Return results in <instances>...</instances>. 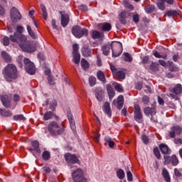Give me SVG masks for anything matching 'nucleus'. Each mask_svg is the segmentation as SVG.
Wrapping results in <instances>:
<instances>
[{"label": "nucleus", "mask_w": 182, "mask_h": 182, "mask_svg": "<svg viewBox=\"0 0 182 182\" xmlns=\"http://www.w3.org/2000/svg\"><path fill=\"white\" fill-rule=\"evenodd\" d=\"M94 140L96 141V143H99L100 140V134L96 133L94 136Z\"/></svg>", "instance_id": "obj_61"}, {"label": "nucleus", "mask_w": 182, "mask_h": 182, "mask_svg": "<svg viewBox=\"0 0 182 182\" xmlns=\"http://www.w3.org/2000/svg\"><path fill=\"white\" fill-rule=\"evenodd\" d=\"M164 159L165 160L164 164H170V163H171L172 166H177L178 164V158L176 155H173L172 156L165 155Z\"/></svg>", "instance_id": "obj_12"}, {"label": "nucleus", "mask_w": 182, "mask_h": 182, "mask_svg": "<svg viewBox=\"0 0 182 182\" xmlns=\"http://www.w3.org/2000/svg\"><path fill=\"white\" fill-rule=\"evenodd\" d=\"M142 102L144 105H149L150 103V98L147 95H144L142 97Z\"/></svg>", "instance_id": "obj_53"}, {"label": "nucleus", "mask_w": 182, "mask_h": 182, "mask_svg": "<svg viewBox=\"0 0 182 182\" xmlns=\"http://www.w3.org/2000/svg\"><path fill=\"white\" fill-rule=\"evenodd\" d=\"M14 120H23L25 122L26 120V118L23 117V114H18L14 117Z\"/></svg>", "instance_id": "obj_51"}, {"label": "nucleus", "mask_w": 182, "mask_h": 182, "mask_svg": "<svg viewBox=\"0 0 182 182\" xmlns=\"http://www.w3.org/2000/svg\"><path fill=\"white\" fill-rule=\"evenodd\" d=\"M93 39H100V38H102L104 36L103 33H100V32L97 31H94L92 34Z\"/></svg>", "instance_id": "obj_31"}, {"label": "nucleus", "mask_w": 182, "mask_h": 182, "mask_svg": "<svg viewBox=\"0 0 182 182\" xmlns=\"http://www.w3.org/2000/svg\"><path fill=\"white\" fill-rule=\"evenodd\" d=\"M70 122V126L72 130H76V124L75 123V119Z\"/></svg>", "instance_id": "obj_59"}, {"label": "nucleus", "mask_w": 182, "mask_h": 182, "mask_svg": "<svg viewBox=\"0 0 182 182\" xmlns=\"http://www.w3.org/2000/svg\"><path fill=\"white\" fill-rule=\"evenodd\" d=\"M65 159L70 168H73V164L79 163V158L76 155L70 153L65 154Z\"/></svg>", "instance_id": "obj_7"}, {"label": "nucleus", "mask_w": 182, "mask_h": 182, "mask_svg": "<svg viewBox=\"0 0 182 182\" xmlns=\"http://www.w3.org/2000/svg\"><path fill=\"white\" fill-rule=\"evenodd\" d=\"M135 87H136V89H137V90H141V89H143V82H138L136 84Z\"/></svg>", "instance_id": "obj_57"}, {"label": "nucleus", "mask_w": 182, "mask_h": 182, "mask_svg": "<svg viewBox=\"0 0 182 182\" xmlns=\"http://www.w3.org/2000/svg\"><path fill=\"white\" fill-rule=\"evenodd\" d=\"M117 176L119 180H123L124 178V171L119 169L117 171Z\"/></svg>", "instance_id": "obj_42"}, {"label": "nucleus", "mask_w": 182, "mask_h": 182, "mask_svg": "<svg viewBox=\"0 0 182 182\" xmlns=\"http://www.w3.org/2000/svg\"><path fill=\"white\" fill-rule=\"evenodd\" d=\"M97 77L99 80L103 82V83H106V77L105 76V73L102 70H99L97 73Z\"/></svg>", "instance_id": "obj_25"}, {"label": "nucleus", "mask_w": 182, "mask_h": 182, "mask_svg": "<svg viewBox=\"0 0 182 182\" xmlns=\"http://www.w3.org/2000/svg\"><path fill=\"white\" fill-rule=\"evenodd\" d=\"M10 39L11 42L18 43L23 52L28 53L36 52V43L28 42L26 36L24 35L18 34L17 32H15L14 35L10 36Z\"/></svg>", "instance_id": "obj_1"}, {"label": "nucleus", "mask_w": 182, "mask_h": 182, "mask_svg": "<svg viewBox=\"0 0 182 182\" xmlns=\"http://www.w3.org/2000/svg\"><path fill=\"white\" fill-rule=\"evenodd\" d=\"M79 9L80 11L86 12V11H87V6L86 5L82 4V5L79 6Z\"/></svg>", "instance_id": "obj_63"}, {"label": "nucleus", "mask_w": 182, "mask_h": 182, "mask_svg": "<svg viewBox=\"0 0 182 182\" xmlns=\"http://www.w3.org/2000/svg\"><path fill=\"white\" fill-rule=\"evenodd\" d=\"M48 80L49 85H55V79H53V76L49 75L48 77Z\"/></svg>", "instance_id": "obj_56"}, {"label": "nucleus", "mask_w": 182, "mask_h": 182, "mask_svg": "<svg viewBox=\"0 0 182 182\" xmlns=\"http://www.w3.org/2000/svg\"><path fill=\"white\" fill-rule=\"evenodd\" d=\"M154 5H148L145 7V11L147 14H152V12H154Z\"/></svg>", "instance_id": "obj_39"}, {"label": "nucleus", "mask_w": 182, "mask_h": 182, "mask_svg": "<svg viewBox=\"0 0 182 182\" xmlns=\"http://www.w3.org/2000/svg\"><path fill=\"white\" fill-rule=\"evenodd\" d=\"M159 63L161 65L164 66V68H167V63L164 60H159Z\"/></svg>", "instance_id": "obj_64"}, {"label": "nucleus", "mask_w": 182, "mask_h": 182, "mask_svg": "<svg viewBox=\"0 0 182 182\" xmlns=\"http://www.w3.org/2000/svg\"><path fill=\"white\" fill-rule=\"evenodd\" d=\"M123 4L125 8H127L128 9H130L131 11H133L134 9V6L133 5L130 4L129 2L127 0H123Z\"/></svg>", "instance_id": "obj_44"}, {"label": "nucleus", "mask_w": 182, "mask_h": 182, "mask_svg": "<svg viewBox=\"0 0 182 182\" xmlns=\"http://www.w3.org/2000/svg\"><path fill=\"white\" fill-rule=\"evenodd\" d=\"M103 109L105 113H106L109 117H112V108L110 107V103L105 102L104 104Z\"/></svg>", "instance_id": "obj_22"}, {"label": "nucleus", "mask_w": 182, "mask_h": 182, "mask_svg": "<svg viewBox=\"0 0 182 182\" xmlns=\"http://www.w3.org/2000/svg\"><path fill=\"white\" fill-rule=\"evenodd\" d=\"M1 100L4 107H9L11 106V95H4L1 96Z\"/></svg>", "instance_id": "obj_19"}, {"label": "nucleus", "mask_w": 182, "mask_h": 182, "mask_svg": "<svg viewBox=\"0 0 182 182\" xmlns=\"http://www.w3.org/2000/svg\"><path fill=\"white\" fill-rule=\"evenodd\" d=\"M16 30V32H18V35H22L21 33H22L23 31H25V28L22 26H17Z\"/></svg>", "instance_id": "obj_52"}, {"label": "nucleus", "mask_w": 182, "mask_h": 182, "mask_svg": "<svg viewBox=\"0 0 182 182\" xmlns=\"http://www.w3.org/2000/svg\"><path fill=\"white\" fill-rule=\"evenodd\" d=\"M53 116H55L53 114V112L52 111H48V112H46L45 114H44V116H43V119L44 120H50V119L52 117H53Z\"/></svg>", "instance_id": "obj_28"}, {"label": "nucleus", "mask_w": 182, "mask_h": 182, "mask_svg": "<svg viewBox=\"0 0 182 182\" xmlns=\"http://www.w3.org/2000/svg\"><path fill=\"white\" fill-rule=\"evenodd\" d=\"M41 9L43 12V18L44 19H48V12L46 11V7L43 4H41Z\"/></svg>", "instance_id": "obj_41"}, {"label": "nucleus", "mask_w": 182, "mask_h": 182, "mask_svg": "<svg viewBox=\"0 0 182 182\" xmlns=\"http://www.w3.org/2000/svg\"><path fill=\"white\" fill-rule=\"evenodd\" d=\"M154 153L156 159H158V160H160V159H161V154H160V150H159V148H157V147L154 148Z\"/></svg>", "instance_id": "obj_48"}, {"label": "nucleus", "mask_w": 182, "mask_h": 182, "mask_svg": "<svg viewBox=\"0 0 182 182\" xmlns=\"http://www.w3.org/2000/svg\"><path fill=\"white\" fill-rule=\"evenodd\" d=\"M162 176L165 179V181L166 182H171V178H170V173H168V171L166 169V168H164L162 169Z\"/></svg>", "instance_id": "obj_23"}, {"label": "nucleus", "mask_w": 182, "mask_h": 182, "mask_svg": "<svg viewBox=\"0 0 182 182\" xmlns=\"http://www.w3.org/2000/svg\"><path fill=\"white\" fill-rule=\"evenodd\" d=\"M112 105H114V106L117 105V109H119V110L122 109V108L123 107V105H124V100L123 98L122 95H120L118 97L117 101L116 100H113Z\"/></svg>", "instance_id": "obj_20"}, {"label": "nucleus", "mask_w": 182, "mask_h": 182, "mask_svg": "<svg viewBox=\"0 0 182 182\" xmlns=\"http://www.w3.org/2000/svg\"><path fill=\"white\" fill-rule=\"evenodd\" d=\"M59 14L61 15V25L63 28L68 26L69 23V14L65 11H60Z\"/></svg>", "instance_id": "obj_15"}, {"label": "nucleus", "mask_w": 182, "mask_h": 182, "mask_svg": "<svg viewBox=\"0 0 182 182\" xmlns=\"http://www.w3.org/2000/svg\"><path fill=\"white\" fill-rule=\"evenodd\" d=\"M81 67L84 70L89 69V63L85 58L81 60Z\"/></svg>", "instance_id": "obj_29"}, {"label": "nucleus", "mask_w": 182, "mask_h": 182, "mask_svg": "<svg viewBox=\"0 0 182 182\" xmlns=\"http://www.w3.org/2000/svg\"><path fill=\"white\" fill-rule=\"evenodd\" d=\"M89 84L90 86L93 87L96 85V77L91 76L89 77Z\"/></svg>", "instance_id": "obj_49"}, {"label": "nucleus", "mask_w": 182, "mask_h": 182, "mask_svg": "<svg viewBox=\"0 0 182 182\" xmlns=\"http://www.w3.org/2000/svg\"><path fill=\"white\" fill-rule=\"evenodd\" d=\"M73 54L79 53V45L73 44Z\"/></svg>", "instance_id": "obj_54"}, {"label": "nucleus", "mask_w": 182, "mask_h": 182, "mask_svg": "<svg viewBox=\"0 0 182 182\" xmlns=\"http://www.w3.org/2000/svg\"><path fill=\"white\" fill-rule=\"evenodd\" d=\"M1 56L6 60V62H11V56H9L6 51H3L1 53Z\"/></svg>", "instance_id": "obj_45"}, {"label": "nucleus", "mask_w": 182, "mask_h": 182, "mask_svg": "<svg viewBox=\"0 0 182 182\" xmlns=\"http://www.w3.org/2000/svg\"><path fill=\"white\" fill-rule=\"evenodd\" d=\"M149 69L152 72H159V63L152 62L149 66Z\"/></svg>", "instance_id": "obj_27"}, {"label": "nucleus", "mask_w": 182, "mask_h": 182, "mask_svg": "<svg viewBox=\"0 0 182 182\" xmlns=\"http://www.w3.org/2000/svg\"><path fill=\"white\" fill-rule=\"evenodd\" d=\"M127 180L128 181H133V174L132 173V172L130 171H128L127 172Z\"/></svg>", "instance_id": "obj_55"}, {"label": "nucleus", "mask_w": 182, "mask_h": 182, "mask_svg": "<svg viewBox=\"0 0 182 182\" xmlns=\"http://www.w3.org/2000/svg\"><path fill=\"white\" fill-rule=\"evenodd\" d=\"M132 19L134 23H139L140 21V16L139 14H134L132 16Z\"/></svg>", "instance_id": "obj_50"}, {"label": "nucleus", "mask_w": 182, "mask_h": 182, "mask_svg": "<svg viewBox=\"0 0 182 182\" xmlns=\"http://www.w3.org/2000/svg\"><path fill=\"white\" fill-rule=\"evenodd\" d=\"M144 112L145 113V114H146V116H149V114L151 116V120H152V122H154L155 123H157V119H153V116H154V114H156V107H146L144 109Z\"/></svg>", "instance_id": "obj_17"}, {"label": "nucleus", "mask_w": 182, "mask_h": 182, "mask_svg": "<svg viewBox=\"0 0 182 182\" xmlns=\"http://www.w3.org/2000/svg\"><path fill=\"white\" fill-rule=\"evenodd\" d=\"M102 28L105 32H109L112 29V25L109 23H105L102 24Z\"/></svg>", "instance_id": "obj_32"}, {"label": "nucleus", "mask_w": 182, "mask_h": 182, "mask_svg": "<svg viewBox=\"0 0 182 182\" xmlns=\"http://www.w3.org/2000/svg\"><path fill=\"white\" fill-rule=\"evenodd\" d=\"M181 133H182L181 127L176 125L171 128V130L168 132V136L171 137V139H175L176 136H180Z\"/></svg>", "instance_id": "obj_10"}, {"label": "nucleus", "mask_w": 182, "mask_h": 182, "mask_svg": "<svg viewBox=\"0 0 182 182\" xmlns=\"http://www.w3.org/2000/svg\"><path fill=\"white\" fill-rule=\"evenodd\" d=\"M82 55L85 56V58H89L90 56V49L87 47H85L82 50Z\"/></svg>", "instance_id": "obj_30"}, {"label": "nucleus", "mask_w": 182, "mask_h": 182, "mask_svg": "<svg viewBox=\"0 0 182 182\" xmlns=\"http://www.w3.org/2000/svg\"><path fill=\"white\" fill-rule=\"evenodd\" d=\"M143 118V114H141V109H140V106L138 105H135L134 106V119L136 122L140 123V120Z\"/></svg>", "instance_id": "obj_16"}, {"label": "nucleus", "mask_w": 182, "mask_h": 182, "mask_svg": "<svg viewBox=\"0 0 182 182\" xmlns=\"http://www.w3.org/2000/svg\"><path fill=\"white\" fill-rule=\"evenodd\" d=\"M107 90L109 100H112V99L114 97V90H113V87H112L110 85H107Z\"/></svg>", "instance_id": "obj_24"}, {"label": "nucleus", "mask_w": 182, "mask_h": 182, "mask_svg": "<svg viewBox=\"0 0 182 182\" xmlns=\"http://www.w3.org/2000/svg\"><path fill=\"white\" fill-rule=\"evenodd\" d=\"M124 60L125 62H132L133 60V58H132V55L129 53H124Z\"/></svg>", "instance_id": "obj_43"}, {"label": "nucleus", "mask_w": 182, "mask_h": 182, "mask_svg": "<svg viewBox=\"0 0 182 182\" xmlns=\"http://www.w3.org/2000/svg\"><path fill=\"white\" fill-rule=\"evenodd\" d=\"M174 174L176 177H182V173L178 171L177 168H175L174 169Z\"/></svg>", "instance_id": "obj_60"}, {"label": "nucleus", "mask_w": 182, "mask_h": 182, "mask_svg": "<svg viewBox=\"0 0 182 182\" xmlns=\"http://www.w3.org/2000/svg\"><path fill=\"white\" fill-rule=\"evenodd\" d=\"M95 96L98 100V102H102L103 100V92L102 91H98L96 92Z\"/></svg>", "instance_id": "obj_46"}, {"label": "nucleus", "mask_w": 182, "mask_h": 182, "mask_svg": "<svg viewBox=\"0 0 182 182\" xmlns=\"http://www.w3.org/2000/svg\"><path fill=\"white\" fill-rule=\"evenodd\" d=\"M154 56H155V58H157L158 59H167V54H164V55H161L160 53H159V51H154L153 53Z\"/></svg>", "instance_id": "obj_33"}, {"label": "nucleus", "mask_w": 182, "mask_h": 182, "mask_svg": "<svg viewBox=\"0 0 182 182\" xmlns=\"http://www.w3.org/2000/svg\"><path fill=\"white\" fill-rule=\"evenodd\" d=\"M72 177L74 182H87L86 178H85V173L82 168H77L73 171Z\"/></svg>", "instance_id": "obj_5"}, {"label": "nucleus", "mask_w": 182, "mask_h": 182, "mask_svg": "<svg viewBox=\"0 0 182 182\" xmlns=\"http://www.w3.org/2000/svg\"><path fill=\"white\" fill-rule=\"evenodd\" d=\"M132 16L133 13H132L130 11L124 10L119 14L118 19L122 25H126V23H127L126 19L132 18Z\"/></svg>", "instance_id": "obj_9"}, {"label": "nucleus", "mask_w": 182, "mask_h": 182, "mask_svg": "<svg viewBox=\"0 0 182 182\" xmlns=\"http://www.w3.org/2000/svg\"><path fill=\"white\" fill-rule=\"evenodd\" d=\"M166 4H168V5H173L174 4V0H158L156 5L159 9L164 11V9H166Z\"/></svg>", "instance_id": "obj_14"}, {"label": "nucleus", "mask_w": 182, "mask_h": 182, "mask_svg": "<svg viewBox=\"0 0 182 182\" xmlns=\"http://www.w3.org/2000/svg\"><path fill=\"white\" fill-rule=\"evenodd\" d=\"M27 31L28 33V35L33 38V39H36V34L32 31V28H31V26L28 25L27 26Z\"/></svg>", "instance_id": "obj_34"}, {"label": "nucleus", "mask_w": 182, "mask_h": 182, "mask_svg": "<svg viewBox=\"0 0 182 182\" xmlns=\"http://www.w3.org/2000/svg\"><path fill=\"white\" fill-rule=\"evenodd\" d=\"M73 61L75 65L80 63V53L73 54Z\"/></svg>", "instance_id": "obj_26"}, {"label": "nucleus", "mask_w": 182, "mask_h": 182, "mask_svg": "<svg viewBox=\"0 0 182 182\" xmlns=\"http://www.w3.org/2000/svg\"><path fill=\"white\" fill-rule=\"evenodd\" d=\"M48 130L51 136H59L65 132V125L63 123L59 125L56 122H51L48 127Z\"/></svg>", "instance_id": "obj_4"}, {"label": "nucleus", "mask_w": 182, "mask_h": 182, "mask_svg": "<svg viewBox=\"0 0 182 182\" xmlns=\"http://www.w3.org/2000/svg\"><path fill=\"white\" fill-rule=\"evenodd\" d=\"M115 75L117 76V77H118V79H125L126 77V75L124 74V72L119 70V71H117L115 73Z\"/></svg>", "instance_id": "obj_40"}, {"label": "nucleus", "mask_w": 182, "mask_h": 182, "mask_svg": "<svg viewBox=\"0 0 182 182\" xmlns=\"http://www.w3.org/2000/svg\"><path fill=\"white\" fill-rule=\"evenodd\" d=\"M9 39L11 41V37L9 38L8 36H4L2 39V43L4 46H9Z\"/></svg>", "instance_id": "obj_47"}, {"label": "nucleus", "mask_w": 182, "mask_h": 182, "mask_svg": "<svg viewBox=\"0 0 182 182\" xmlns=\"http://www.w3.org/2000/svg\"><path fill=\"white\" fill-rule=\"evenodd\" d=\"M4 77L7 82H12V79L18 77V69L14 64H9L4 69Z\"/></svg>", "instance_id": "obj_3"}, {"label": "nucleus", "mask_w": 182, "mask_h": 182, "mask_svg": "<svg viewBox=\"0 0 182 182\" xmlns=\"http://www.w3.org/2000/svg\"><path fill=\"white\" fill-rule=\"evenodd\" d=\"M141 63H143V65H147V63H149V56H144L142 58Z\"/></svg>", "instance_id": "obj_62"}, {"label": "nucleus", "mask_w": 182, "mask_h": 182, "mask_svg": "<svg viewBox=\"0 0 182 182\" xmlns=\"http://www.w3.org/2000/svg\"><path fill=\"white\" fill-rule=\"evenodd\" d=\"M31 144L32 146V148L28 149L29 151H31V153H33V151H36V153H38V154H41V148L39 147V141H32L31 142Z\"/></svg>", "instance_id": "obj_18"}, {"label": "nucleus", "mask_w": 182, "mask_h": 182, "mask_svg": "<svg viewBox=\"0 0 182 182\" xmlns=\"http://www.w3.org/2000/svg\"><path fill=\"white\" fill-rule=\"evenodd\" d=\"M0 114L1 116H4L6 117H9V116H11L12 114L9 111H6V109H0Z\"/></svg>", "instance_id": "obj_36"}, {"label": "nucleus", "mask_w": 182, "mask_h": 182, "mask_svg": "<svg viewBox=\"0 0 182 182\" xmlns=\"http://www.w3.org/2000/svg\"><path fill=\"white\" fill-rule=\"evenodd\" d=\"M23 63L25 65V70L29 75H35L36 73V68L29 58H24Z\"/></svg>", "instance_id": "obj_8"}, {"label": "nucleus", "mask_w": 182, "mask_h": 182, "mask_svg": "<svg viewBox=\"0 0 182 182\" xmlns=\"http://www.w3.org/2000/svg\"><path fill=\"white\" fill-rule=\"evenodd\" d=\"M72 33L75 38L80 39L82 36H87L88 31L86 28H82L79 26H75L72 28Z\"/></svg>", "instance_id": "obj_6"}, {"label": "nucleus", "mask_w": 182, "mask_h": 182, "mask_svg": "<svg viewBox=\"0 0 182 182\" xmlns=\"http://www.w3.org/2000/svg\"><path fill=\"white\" fill-rule=\"evenodd\" d=\"M171 92L173 94H170L172 99H178L177 95H181L182 93V85L181 84H177L173 88H172Z\"/></svg>", "instance_id": "obj_13"}, {"label": "nucleus", "mask_w": 182, "mask_h": 182, "mask_svg": "<svg viewBox=\"0 0 182 182\" xmlns=\"http://www.w3.org/2000/svg\"><path fill=\"white\" fill-rule=\"evenodd\" d=\"M167 16H176L178 15V11L176 10H169L166 12V14Z\"/></svg>", "instance_id": "obj_37"}, {"label": "nucleus", "mask_w": 182, "mask_h": 182, "mask_svg": "<svg viewBox=\"0 0 182 182\" xmlns=\"http://www.w3.org/2000/svg\"><path fill=\"white\" fill-rule=\"evenodd\" d=\"M113 43L112 42L111 44H104L102 47V52L105 56H109V53H110V49H112V58H117L122 55V46L119 44V43H116L115 48H113Z\"/></svg>", "instance_id": "obj_2"}, {"label": "nucleus", "mask_w": 182, "mask_h": 182, "mask_svg": "<svg viewBox=\"0 0 182 182\" xmlns=\"http://www.w3.org/2000/svg\"><path fill=\"white\" fill-rule=\"evenodd\" d=\"M10 14L12 22H17L22 19V16L21 15V13L15 7H13L11 9Z\"/></svg>", "instance_id": "obj_11"}, {"label": "nucleus", "mask_w": 182, "mask_h": 182, "mask_svg": "<svg viewBox=\"0 0 182 182\" xmlns=\"http://www.w3.org/2000/svg\"><path fill=\"white\" fill-rule=\"evenodd\" d=\"M141 140L144 143V144H149V136L146 135H143L141 136Z\"/></svg>", "instance_id": "obj_58"}, {"label": "nucleus", "mask_w": 182, "mask_h": 182, "mask_svg": "<svg viewBox=\"0 0 182 182\" xmlns=\"http://www.w3.org/2000/svg\"><path fill=\"white\" fill-rule=\"evenodd\" d=\"M42 157L46 161H48L50 159V152L48 151H44L42 154Z\"/></svg>", "instance_id": "obj_38"}, {"label": "nucleus", "mask_w": 182, "mask_h": 182, "mask_svg": "<svg viewBox=\"0 0 182 182\" xmlns=\"http://www.w3.org/2000/svg\"><path fill=\"white\" fill-rule=\"evenodd\" d=\"M159 149L163 154H170V153H171V149L165 144L159 145Z\"/></svg>", "instance_id": "obj_21"}, {"label": "nucleus", "mask_w": 182, "mask_h": 182, "mask_svg": "<svg viewBox=\"0 0 182 182\" xmlns=\"http://www.w3.org/2000/svg\"><path fill=\"white\" fill-rule=\"evenodd\" d=\"M105 140L108 143L109 147L111 149H113L114 147V141H112L111 138H109V136H105Z\"/></svg>", "instance_id": "obj_35"}]
</instances>
